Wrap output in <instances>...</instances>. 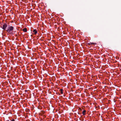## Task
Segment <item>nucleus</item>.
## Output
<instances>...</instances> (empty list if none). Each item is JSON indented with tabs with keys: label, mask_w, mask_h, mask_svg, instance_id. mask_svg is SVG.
<instances>
[{
	"label": "nucleus",
	"mask_w": 121,
	"mask_h": 121,
	"mask_svg": "<svg viewBox=\"0 0 121 121\" xmlns=\"http://www.w3.org/2000/svg\"><path fill=\"white\" fill-rule=\"evenodd\" d=\"M86 112V111L85 110H84L83 111L82 113L83 115H85Z\"/></svg>",
	"instance_id": "5"
},
{
	"label": "nucleus",
	"mask_w": 121,
	"mask_h": 121,
	"mask_svg": "<svg viewBox=\"0 0 121 121\" xmlns=\"http://www.w3.org/2000/svg\"><path fill=\"white\" fill-rule=\"evenodd\" d=\"M13 29L14 28L13 26H9V27H8L6 31L8 33H10L11 32V31L13 30Z\"/></svg>",
	"instance_id": "1"
},
{
	"label": "nucleus",
	"mask_w": 121,
	"mask_h": 121,
	"mask_svg": "<svg viewBox=\"0 0 121 121\" xmlns=\"http://www.w3.org/2000/svg\"><path fill=\"white\" fill-rule=\"evenodd\" d=\"M62 91H63V90L62 89H61L60 90V92H61V93L62 94L63 93Z\"/></svg>",
	"instance_id": "6"
},
{
	"label": "nucleus",
	"mask_w": 121,
	"mask_h": 121,
	"mask_svg": "<svg viewBox=\"0 0 121 121\" xmlns=\"http://www.w3.org/2000/svg\"><path fill=\"white\" fill-rule=\"evenodd\" d=\"M23 31L24 32L27 31V29L26 28H24L23 29Z\"/></svg>",
	"instance_id": "4"
},
{
	"label": "nucleus",
	"mask_w": 121,
	"mask_h": 121,
	"mask_svg": "<svg viewBox=\"0 0 121 121\" xmlns=\"http://www.w3.org/2000/svg\"><path fill=\"white\" fill-rule=\"evenodd\" d=\"M15 120L14 119H13L11 121H14Z\"/></svg>",
	"instance_id": "7"
},
{
	"label": "nucleus",
	"mask_w": 121,
	"mask_h": 121,
	"mask_svg": "<svg viewBox=\"0 0 121 121\" xmlns=\"http://www.w3.org/2000/svg\"><path fill=\"white\" fill-rule=\"evenodd\" d=\"M33 32L34 33V34L36 35L37 33V31L36 29H34L33 30Z\"/></svg>",
	"instance_id": "3"
},
{
	"label": "nucleus",
	"mask_w": 121,
	"mask_h": 121,
	"mask_svg": "<svg viewBox=\"0 0 121 121\" xmlns=\"http://www.w3.org/2000/svg\"><path fill=\"white\" fill-rule=\"evenodd\" d=\"M95 44V43H91V44Z\"/></svg>",
	"instance_id": "8"
},
{
	"label": "nucleus",
	"mask_w": 121,
	"mask_h": 121,
	"mask_svg": "<svg viewBox=\"0 0 121 121\" xmlns=\"http://www.w3.org/2000/svg\"><path fill=\"white\" fill-rule=\"evenodd\" d=\"M7 26V25L6 24H4L1 27L3 29L5 30Z\"/></svg>",
	"instance_id": "2"
}]
</instances>
